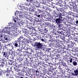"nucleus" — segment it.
Returning <instances> with one entry per match:
<instances>
[{
    "instance_id": "1",
    "label": "nucleus",
    "mask_w": 78,
    "mask_h": 78,
    "mask_svg": "<svg viewBox=\"0 0 78 78\" xmlns=\"http://www.w3.org/2000/svg\"><path fill=\"white\" fill-rule=\"evenodd\" d=\"M62 17L61 16V15L58 16V18L56 19L55 20V23L58 25H59L62 22Z\"/></svg>"
},
{
    "instance_id": "2",
    "label": "nucleus",
    "mask_w": 78,
    "mask_h": 78,
    "mask_svg": "<svg viewBox=\"0 0 78 78\" xmlns=\"http://www.w3.org/2000/svg\"><path fill=\"white\" fill-rule=\"evenodd\" d=\"M40 5L41 4L39 3H36V4H35L34 5H32L30 10H31V11H34V9H36L35 7H36V8H37V7H39Z\"/></svg>"
},
{
    "instance_id": "3",
    "label": "nucleus",
    "mask_w": 78,
    "mask_h": 78,
    "mask_svg": "<svg viewBox=\"0 0 78 78\" xmlns=\"http://www.w3.org/2000/svg\"><path fill=\"white\" fill-rule=\"evenodd\" d=\"M7 70L8 71H6V70H5V74L7 76H9V75H10V74L9 73H14V72L12 71L11 69H9V68H7Z\"/></svg>"
},
{
    "instance_id": "4",
    "label": "nucleus",
    "mask_w": 78,
    "mask_h": 78,
    "mask_svg": "<svg viewBox=\"0 0 78 78\" xmlns=\"http://www.w3.org/2000/svg\"><path fill=\"white\" fill-rule=\"evenodd\" d=\"M3 56L6 58V59H8V57H9V54L8 52H5L3 51L2 52Z\"/></svg>"
},
{
    "instance_id": "5",
    "label": "nucleus",
    "mask_w": 78,
    "mask_h": 78,
    "mask_svg": "<svg viewBox=\"0 0 78 78\" xmlns=\"http://www.w3.org/2000/svg\"><path fill=\"white\" fill-rule=\"evenodd\" d=\"M34 46L37 47V48L40 49V48H41L42 46V44L40 43H37L36 42Z\"/></svg>"
},
{
    "instance_id": "6",
    "label": "nucleus",
    "mask_w": 78,
    "mask_h": 78,
    "mask_svg": "<svg viewBox=\"0 0 78 78\" xmlns=\"http://www.w3.org/2000/svg\"><path fill=\"white\" fill-rule=\"evenodd\" d=\"M74 73H72V75L74 76H77L78 75V68L74 69Z\"/></svg>"
},
{
    "instance_id": "7",
    "label": "nucleus",
    "mask_w": 78,
    "mask_h": 78,
    "mask_svg": "<svg viewBox=\"0 0 78 78\" xmlns=\"http://www.w3.org/2000/svg\"><path fill=\"white\" fill-rule=\"evenodd\" d=\"M25 25H24L23 26V27H25V30H26V31H30V30H31V28L28 27V25H27V23L25 24Z\"/></svg>"
},
{
    "instance_id": "8",
    "label": "nucleus",
    "mask_w": 78,
    "mask_h": 78,
    "mask_svg": "<svg viewBox=\"0 0 78 78\" xmlns=\"http://www.w3.org/2000/svg\"><path fill=\"white\" fill-rule=\"evenodd\" d=\"M18 68H17V72L18 73V74L20 75H22V71L20 70V66H18Z\"/></svg>"
},
{
    "instance_id": "9",
    "label": "nucleus",
    "mask_w": 78,
    "mask_h": 78,
    "mask_svg": "<svg viewBox=\"0 0 78 78\" xmlns=\"http://www.w3.org/2000/svg\"><path fill=\"white\" fill-rule=\"evenodd\" d=\"M23 49L25 50H26V51H27V53H29V51L31 50V49L30 48L28 47V46L27 45H26V46L24 47Z\"/></svg>"
},
{
    "instance_id": "10",
    "label": "nucleus",
    "mask_w": 78,
    "mask_h": 78,
    "mask_svg": "<svg viewBox=\"0 0 78 78\" xmlns=\"http://www.w3.org/2000/svg\"><path fill=\"white\" fill-rule=\"evenodd\" d=\"M58 31H64V29H65V28L64 27H62L60 24L58 25Z\"/></svg>"
},
{
    "instance_id": "11",
    "label": "nucleus",
    "mask_w": 78,
    "mask_h": 78,
    "mask_svg": "<svg viewBox=\"0 0 78 78\" xmlns=\"http://www.w3.org/2000/svg\"><path fill=\"white\" fill-rule=\"evenodd\" d=\"M14 44V45L16 47H18V45H19H19L18 46L19 47H21V44L20 43V42H17Z\"/></svg>"
},
{
    "instance_id": "12",
    "label": "nucleus",
    "mask_w": 78,
    "mask_h": 78,
    "mask_svg": "<svg viewBox=\"0 0 78 78\" xmlns=\"http://www.w3.org/2000/svg\"><path fill=\"white\" fill-rule=\"evenodd\" d=\"M26 54H25V53H23V54H22L21 53H20L19 54V55L20 56V58L21 59H23L24 58V57L25 56Z\"/></svg>"
},
{
    "instance_id": "13",
    "label": "nucleus",
    "mask_w": 78,
    "mask_h": 78,
    "mask_svg": "<svg viewBox=\"0 0 78 78\" xmlns=\"http://www.w3.org/2000/svg\"><path fill=\"white\" fill-rule=\"evenodd\" d=\"M40 6V8H42V9H45L47 8V6L43 3L41 4Z\"/></svg>"
},
{
    "instance_id": "14",
    "label": "nucleus",
    "mask_w": 78,
    "mask_h": 78,
    "mask_svg": "<svg viewBox=\"0 0 78 78\" xmlns=\"http://www.w3.org/2000/svg\"><path fill=\"white\" fill-rule=\"evenodd\" d=\"M9 32V31L6 30V29H2V30H0V33L1 34V33H8Z\"/></svg>"
},
{
    "instance_id": "15",
    "label": "nucleus",
    "mask_w": 78,
    "mask_h": 78,
    "mask_svg": "<svg viewBox=\"0 0 78 78\" xmlns=\"http://www.w3.org/2000/svg\"><path fill=\"white\" fill-rule=\"evenodd\" d=\"M58 68L62 74H64V73H65V72L63 71L62 70V66L61 65L60 66V65H59Z\"/></svg>"
},
{
    "instance_id": "16",
    "label": "nucleus",
    "mask_w": 78,
    "mask_h": 78,
    "mask_svg": "<svg viewBox=\"0 0 78 78\" xmlns=\"http://www.w3.org/2000/svg\"><path fill=\"white\" fill-rule=\"evenodd\" d=\"M22 47H23V46H22V47L20 46V47H19V48L17 49V51H18L19 53H20V52H22V50H23V48H24V47L23 48Z\"/></svg>"
},
{
    "instance_id": "17",
    "label": "nucleus",
    "mask_w": 78,
    "mask_h": 78,
    "mask_svg": "<svg viewBox=\"0 0 78 78\" xmlns=\"http://www.w3.org/2000/svg\"><path fill=\"white\" fill-rule=\"evenodd\" d=\"M62 3H63V1L62 0H59L58 2V5H59L60 6H62Z\"/></svg>"
},
{
    "instance_id": "18",
    "label": "nucleus",
    "mask_w": 78,
    "mask_h": 78,
    "mask_svg": "<svg viewBox=\"0 0 78 78\" xmlns=\"http://www.w3.org/2000/svg\"><path fill=\"white\" fill-rule=\"evenodd\" d=\"M8 33H9V34H10V35L12 36H13V35L15 34V32H14V31L11 30H10L9 32V31Z\"/></svg>"
},
{
    "instance_id": "19",
    "label": "nucleus",
    "mask_w": 78,
    "mask_h": 78,
    "mask_svg": "<svg viewBox=\"0 0 78 78\" xmlns=\"http://www.w3.org/2000/svg\"><path fill=\"white\" fill-rule=\"evenodd\" d=\"M68 30H67V31L66 32V34H64V35L65 36H66V37H68L69 36V35L67 34V33H70V29H68Z\"/></svg>"
},
{
    "instance_id": "20",
    "label": "nucleus",
    "mask_w": 78,
    "mask_h": 78,
    "mask_svg": "<svg viewBox=\"0 0 78 78\" xmlns=\"http://www.w3.org/2000/svg\"><path fill=\"white\" fill-rule=\"evenodd\" d=\"M66 51H65L63 49H61L59 50V53H61V54H63V53H66Z\"/></svg>"
},
{
    "instance_id": "21",
    "label": "nucleus",
    "mask_w": 78,
    "mask_h": 78,
    "mask_svg": "<svg viewBox=\"0 0 78 78\" xmlns=\"http://www.w3.org/2000/svg\"><path fill=\"white\" fill-rule=\"evenodd\" d=\"M9 29H10V31H15V30H16L14 27H10V26H9Z\"/></svg>"
},
{
    "instance_id": "22",
    "label": "nucleus",
    "mask_w": 78,
    "mask_h": 78,
    "mask_svg": "<svg viewBox=\"0 0 78 78\" xmlns=\"http://www.w3.org/2000/svg\"><path fill=\"white\" fill-rule=\"evenodd\" d=\"M66 12H65V11L63 12L62 13L60 12V16H61V15L62 16H66Z\"/></svg>"
},
{
    "instance_id": "23",
    "label": "nucleus",
    "mask_w": 78,
    "mask_h": 78,
    "mask_svg": "<svg viewBox=\"0 0 78 78\" xmlns=\"http://www.w3.org/2000/svg\"><path fill=\"white\" fill-rule=\"evenodd\" d=\"M5 70L3 71L2 70H0V75H3V74H5Z\"/></svg>"
},
{
    "instance_id": "24",
    "label": "nucleus",
    "mask_w": 78,
    "mask_h": 78,
    "mask_svg": "<svg viewBox=\"0 0 78 78\" xmlns=\"http://www.w3.org/2000/svg\"><path fill=\"white\" fill-rule=\"evenodd\" d=\"M12 68L13 69L14 71H15V72H16V71H17V68L16 66H15V67L12 66L10 68V69H11Z\"/></svg>"
},
{
    "instance_id": "25",
    "label": "nucleus",
    "mask_w": 78,
    "mask_h": 78,
    "mask_svg": "<svg viewBox=\"0 0 78 78\" xmlns=\"http://www.w3.org/2000/svg\"><path fill=\"white\" fill-rule=\"evenodd\" d=\"M0 33L1 37H4H4L5 36V35H6L5 34V33Z\"/></svg>"
},
{
    "instance_id": "26",
    "label": "nucleus",
    "mask_w": 78,
    "mask_h": 78,
    "mask_svg": "<svg viewBox=\"0 0 78 78\" xmlns=\"http://www.w3.org/2000/svg\"><path fill=\"white\" fill-rule=\"evenodd\" d=\"M8 37H9V35H5L4 38L5 40H8Z\"/></svg>"
},
{
    "instance_id": "27",
    "label": "nucleus",
    "mask_w": 78,
    "mask_h": 78,
    "mask_svg": "<svg viewBox=\"0 0 78 78\" xmlns=\"http://www.w3.org/2000/svg\"><path fill=\"white\" fill-rule=\"evenodd\" d=\"M20 13H21V12L16 11L15 12V16H18V14H20Z\"/></svg>"
},
{
    "instance_id": "28",
    "label": "nucleus",
    "mask_w": 78,
    "mask_h": 78,
    "mask_svg": "<svg viewBox=\"0 0 78 78\" xmlns=\"http://www.w3.org/2000/svg\"><path fill=\"white\" fill-rule=\"evenodd\" d=\"M36 13H37V14H39L40 12H41V10L39 9H37V11H36Z\"/></svg>"
},
{
    "instance_id": "29",
    "label": "nucleus",
    "mask_w": 78,
    "mask_h": 78,
    "mask_svg": "<svg viewBox=\"0 0 78 78\" xmlns=\"http://www.w3.org/2000/svg\"><path fill=\"white\" fill-rule=\"evenodd\" d=\"M40 49H41L43 51H45V47H43L42 46L41 47V48Z\"/></svg>"
},
{
    "instance_id": "30",
    "label": "nucleus",
    "mask_w": 78,
    "mask_h": 78,
    "mask_svg": "<svg viewBox=\"0 0 78 78\" xmlns=\"http://www.w3.org/2000/svg\"><path fill=\"white\" fill-rule=\"evenodd\" d=\"M74 41H75V40L74 41V40L72 39H71L70 41H69V43H70V44H73V42H74Z\"/></svg>"
},
{
    "instance_id": "31",
    "label": "nucleus",
    "mask_w": 78,
    "mask_h": 78,
    "mask_svg": "<svg viewBox=\"0 0 78 78\" xmlns=\"http://www.w3.org/2000/svg\"><path fill=\"white\" fill-rule=\"evenodd\" d=\"M57 48H58V50H59V51L62 48L61 46V45H59V44H58L57 47Z\"/></svg>"
},
{
    "instance_id": "32",
    "label": "nucleus",
    "mask_w": 78,
    "mask_h": 78,
    "mask_svg": "<svg viewBox=\"0 0 78 78\" xmlns=\"http://www.w3.org/2000/svg\"><path fill=\"white\" fill-rule=\"evenodd\" d=\"M73 64V66H76L77 65V62L75 61H73L72 62Z\"/></svg>"
},
{
    "instance_id": "33",
    "label": "nucleus",
    "mask_w": 78,
    "mask_h": 78,
    "mask_svg": "<svg viewBox=\"0 0 78 78\" xmlns=\"http://www.w3.org/2000/svg\"><path fill=\"white\" fill-rule=\"evenodd\" d=\"M48 3V2H47V1L46 0H44L43 2V4L44 5H47V4Z\"/></svg>"
},
{
    "instance_id": "34",
    "label": "nucleus",
    "mask_w": 78,
    "mask_h": 78,
    "mask_svg": "<svg viewBox=\"0 0 78 78\" xmlns=\"http://www.w3.org/2000/svg\"><path fill=\"white\" fill-rule=\"evenodd\" d=\"M65 77V75L63 74H62L61 75V77H57L56 78H64Z\"/></svg>"
},
{
    "instance_id": "35",
    "label": "nucleus",
    "mask_w": 78,
    "mask_h": 78,
    "mask_svg": "<svg viewBox=\"0 0 78 78\" xmlns=\"http://www.w3.org/2000/svg\"><path fill=\"white\" fill-rule=\"evenodd\" d=\"M21 39H23V40H22V41H23L22 42H23V41L25 42V41L26 40V38H23V37L22 35L21 36Z\"/></svg>"
},
{
    "instance_id": "36",
    "label": "nucleus",
    "mask_w": 78,
    "mask_h": 78,
    "mask_svg": "<svg viewBox=\"0 0 78 78\" xmlns=\"http://www.w3.org/2000/svg\"><path fill=\"white\" fill-rule=\"evenodd\" d=\"M61 63L62 64V66H64V67H66V64L64 62H62Z\"/></svg>"
},
{
    "instance_id": "37",
    "label": "nucleus",
    "mask_w": 78,
    "mask_h": 78,
    "mask_svg": "<svg viewBox=\"0 0 78 78\" xmlns=\"http://www.w3.org/2000/svg\"><path fill=\"white\" fill-rule=\"evenodd\" d=\"M5 65H6V64L4 62L2 63L1 65V67H4Z\"/></svg>"
},
{
    "instance_id": "38",
    "label": "nucleus",
    "mask_w": 78,
    "mask_h": 78,
    "mask_svg": "<svg viewBox=\"0 0 78 78\" xmlns=\"http://www.w3.org/2000/svg\"><path fill=\"white\" fill-rule=\"evenodd\" d=\"M45 13H42L41 14V17L42 19H44V16Z\"/></svg>"
},
{
    "instance_id": "39",
    "label": "nucleus",
    "mask_w": 78,
    "mask_h": 78,
    "mask_svg": "<svg viewBox=\"0 0 78 78\" xmlns=\"http://www.w3.org/2000/svg\"><path fill=\"white\" fill-rule=\"evenodd\" d=\"M59 50H58L57 49H55V50H54V51L55 52V53H59Z\"/></svg>"
},
{
    "instance_id": "40",
    "label": "nucleus",
    "mask_w": 78,
    "mask_h": 78,
    "mask_svg": "<svg viewBox=\"0 0 78 78\" xmlns=\"http://www.w3.org/2000/svg\"><path fill=\"white\" fill-rule=\"evenodd\" d=\"M64 43H65V44H66L68 47H71V45H70V44H69V42H68V41H65Z\"/></svg>"
},
{
    "instance_id": "41",
    "label": "nucleus",
    "mask_w": 78,
    "mask_h": 78,
    "mask_svg": "<svg viewBox=\"0 0 78 78\" xmlns=\"http://www.w3.org/2000/svg\"><path fill=\"white\" fill-rule=\"evenodd\" d=\"M35 72H36V73H35V75H36L37 74V73L38 72L39 73H40V74H42V73H41V71H37V70H36L35 71Z\"/></svg>"
},
{
    "instance_id": "42",
    "label": "nucleus",
    "mask_w": 78,
    "mask_h": 78,
    "mask_svg": "<svg viewBox=\"0 0 78 78\" xmlns=\"http://www.w3.org/2000/svg\"><path fill=\"white\" fill-rule=\"evenodd\" d=\"M58 33L59 34H62L63 35H64V32H63V31H58Z\"/></svg>"
},
{
    "instance_id": "43",
    "label": "nucleus",
    "mask_w": 78,
    "mask_h": 78,
    "mask_svg": "<svg viewBox=\"0 0 78 78\" xmlns=\"http://www.w3.org/2000/svg\"><path fill=\"white\" fill-rule=\"evenodd\" d=\"M70 24H71V25H76L77 26V24H76L75 23V22H73V21H71V23Z\"/></svg>"
},
{
    "instance_id": "44",
    "label": "nucleus",
    "mask_w": 78,
    "mask_h": 78,
    "mask_svg": "<svg viewBox=\"0 0 78 78\" xmlns=\"http://www.w3.org/2000/svg\"><path fill=\"white\" fill-rule=\"evenodd\" d=\"M24 36H26L27 37H29V35L28 34V33H27H27H25L24 34Z\"/></svg>"
},
{
    "instance_id": "45",
    "label": "nucleus",
    "mask_w": 78,
    "mask_h": 78,
    "mask_svg": "<svg viewBox=\"0 0 78 78\" xmlns=\"http://www.w3.org/2000/svg\"><path fill=\"white\" fill-rule=\"evenodd\" d=\"M23 32L24 33H27V30L25 29L24 28V29H23Z\"/></svg>"
},
{
    "instance_id": "46",
    "label": "nucleus",
    "mask_w": 78,
    "mask_h": 78,
    "mask_svg": "<svg viewBox=\"0 0 78 78\" xmlns=\"http://www.w3.org/2000/svg\"><path fill=\"white\" fill-rule=\"evenodd\" d=\"M58 10V11H60V12H62L63 11L62 9L60 8H59Z\"/></svg>"
},
{
    "instance_id": "47",
    "label": "nucleus",
    "mask_w": 78,
    "mask_h": 78,
    "mask_svg": "<svg viewBox=\"0 0 78 78\" xmlns=\"http://www.w3.org/2000/svg\"><path fill=\"white\" fill-rule=\"evenodd\" d=\"M40 64L41 65V64H44V62L43 60H41L40 61Z\"/></svg>"
},
{
    "instance_id": "48",
    "label": "nucleus",
    "mask_w": 78,
    "mask_h": 78,
    "mask_svg": "<svg viewBox=\"0 0 78 78\" xmlns=\"http://www.w3.org/2000/svg\"><path fill=\"white\" fill-rule=\"evenodd\" d=\"M46 56L48 57V58L49 59H52V57H51L49 55H46Z\"/></svg>"
},
{
    "instance_id": "49",
    "label": "nucleus",
    "mask_w": 78,
    "mask_h": 78,
    "mask_svg": "<svg viewBox=\"0 0 78 78\" xmlns=\"http://www.w3.org/2000/svg\"><path fill=\"white\" fill-rule=\"evenodd\" d=\"M54 19L55 20H56V19H58V16L56 15H54Z\"/></svg>"
},
{
    "instance_id": "50",
    "label": "nucleus",
    "mask_w": 78,
    "mask_h": 78,
    "mask_svg": "<svg viewBox=\"0 0 78 78\" xmlns=\"http://www.w3.org/2000/svg\"><path fill=\"white\" fill-rule=\"evenodd\" d=\"M63 57H64V60H65V61H66V60L67 61V60L66 59L67 58V56L66 55H65V56H64Z\"/></svg>"
},
{
    "instance_id": "51",
    "label": "nucleus",
    "mask_w": 78,
    "mask_h": 78,
    "mask_svg": "<svg viewBox=\"0 0 78 78\" xmlns=\"http://www.w3.org/2000/svg\"><path fill=\"white\" fill-rule=\"evenodd\" d=\"M20 25H23V26L24 25H25V24H26V23H24L23 24V22H22V21H20ZM24 24H25V25H24Z\"/></svg>"
},
{
    "instance_id": "52",
    "label": "nucleus",
    "mask_w": 78,
    "mask_h": 78,
    "mask_svg": "<svg viewBox=\"0 0 78 78\" xmlns=\"http://www.w3.org/2000/svg\"><path fill=\"white\" fill-rule=\"evenodd\" d=\"M35 15L38 17H39L41 16V15H39V13H36V14H35Z\"/></svg>"
},
{
    "instance_id": "53",
    "label": "nucleus",
    "mask_w": 78,
    "mask_h": 78,
    "mask_svg": "<svg viewBox=\"0 0 78 78\" xmlns=\"http://www.w3.org/2000/svg\"><path fill=\"white\" fill-rule=\"evenodd\" d=\"M47 19V15H46V14L44 13V16L43 19Z\"/></svg>"
},
{
    "instance_id": "54",
    "label": "nucleus",
    "mask_w": 78,
    "mask_h": 78,
    "mask_svg": "<svg viewBox=\"0 0 78 78\" xmlns=\"http://www.w3.org/2000/svg\"><path fill=\"white\" fill-rule=\"evenodd\" d=\"M49 42H53V41H55V39H54V38H52V39L49 40Z\"/></svg>"
},
{
    "instance_id": "55",
    "label": "nucleus",
    "mask_w": 78,
    "mask_h": 78,
    "mask_svg": "<svg viewBox=\"0 0 78 78\" xmlns=\"http://www.w3.org/2000/svg\"><path fill=\"white\" fill-rule=\"evenodd\" d=\"M72 51H74V52H76V48L75 49H74L72 50H71Z\"/></svg>"
},
{
    "instance_id": "56",
    "label": "nucleus",
    "mask_w": 78,
    "mask_h": 78,
    "mask_svg": "<svg viewBox=\"0 0 78 78\" xmlns=\"http://www.w3.org/2000/svg\"><path fill=\"white\" fill-rule=\"evenodd\" d=\"M52 34V37H56V39H57V37H58V36H56V34Z\"/></svg>"
},
{
    "instance_id": "57",
    "label": "nucleus",
    "mask_w": 78,
    "mask_h": 78,
    "mask_svg": "<svg viewBox=\"0 0 78 78\" xmlns=\"http://www.w3.org/2000/svg\"><path fill=\"white\" fill-rule=\"evenodd\" d=\"M35 22H39V18H36L35 20Z\"/></svg>"
},
{
    "instance_id": "58",
    "label": "nucleus",
    "mask_w": 78,
    "mask_h": 78,
    "mask_svg": "<svg viewBox=\"0 0 78 78\" xmlns=\"http://www.w3.org/2000/svg\"><path fill=\"white\" fill-rule=\"evenodd\" d=\"M21 39H22V36L18 38V41H21Z\"/></svg>"
},
{
    "instance_id": "59",
    "label": "nucleus",
    "mask_w": 78,
    "mask_h": 78,
    "mask_svg": "<svg viewBox=\"0 0 78 78\" xmlns=\"http://www.w3.org/2000/svg\"><path fill=\"white\" fill-rule=\"evenodd\" d=\"M48 20L49 21H50V22H51L52 21H53V20H52V19L51 18H49L48 19Z\"/></svg>"
},
{
    "instance_id": "60",
    "label": "nucleus",
    "mask_w": 78,
    "mask_h": 78,
    "mask_svg": "<svg viewBox=\"0 0 78 78\" xmlns=\"http://www.w3.org/2000/svg\"><path fill=\"white\" fill-rule=\"evenodd\" d=\"M42 71H43L44 73H45V72L46 71V70H45V69L44 68H42Z\"/></svg>"
},
{
    "instance_id": "61",
    "label": "nucleus",
    "mask_w": 78,
    "mask_h": 78,
    "mask_svg": "<svg viewBox=\"0 0 78 78\" xmlns=\"http://www.w3.org/2000/svg\"><path fill=\"white\" fill-rule=\"evenodd\" d=\"M68 37L69 38V39H72V36H71V35H68Z\"/></svg>"
},
{
    "instance_id": "62",
    "label": "nucleus",
    "mask_w": 78,
    "mask_h": 78,
    "mask_svg": "<svg viewBox=\"0 0 78 78\" xmlns=\"http://www.w3.org/2000/svg\"><path fill=\"white\" fill-rule=\"evenodd\" d=\"M66 20V18H63V19H62V22H65V21Z\"/></svg>"
},
{
    "instance_id": "63",
    "label": "nucleus",
    "mask_w": 78,
    "mask_h": 78,
    "mask_svg": "<svg viewBox=\"0 0 78 78\" xmlns=\"http://www.w3.org/2000/svg\"><path fill=\"white\" fill-rule=\"evenodd\" d=\"M8 64L9 65H10V66H12V63L11 61L10 62H9Z\"/></svg>"
},
{
    "instance_id": "64",
    "label": "nucleus",
    "mask_w": 78,
    "mask_h": 78,
    "mask_svg": "<svg viewBox=\"0 0 78 78\" xmlns=\"http://www.w3.org/2000/svg\"><path fill=\"white\" fill-rule=\"evenodd\" d=\"M30 78H34V76L33 75V74L30 75Z\"/></svg>"
}]
</instances>
